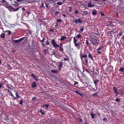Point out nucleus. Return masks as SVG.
<instances>
[{
  "label": "nucleus",
  "instance_id": "1",
  "mask_svg": "<svg viewBox=\"0 0 124 124\" xmlns=\"http://www.w3.org/2000/svg\"><path fill=\"white\" fill-rule=\"evenodd\" d=\"M90 40L93 45H98V41L99 40L97 38V37L95 36H93L91 37L90 38Z\"/></svg>",
  "mask_w": 124,
  "mask_h": 124
},
{
  "label": "nucleus",
  "instance_id": "2",
  "mask_svg": "<svg viewBox=\"0 0 124 124\" xmlns=\"http://www.w3.org/2000/svg\"><path fill=\"white\" fill-rule=\"evenodd\" d=\"M80 57L82 61H83V59H84L85 61L83 62V63L86 66H87L88 65V59H87L88 55L83 54L80 55Z\"/></svg>",
  "mask_w": 124,
  "mask_h": 124
},
{
  "label": "nucleus",
  "instance_id": "3",
  "mask_svg": "<svg viewBox=\"0 0 124 124\" xmlns=\"http://www.w3.org/2000/svg\"><path fill=\"white\" fill-rule=\"evenodd\" d=\"M51 44L54 48H59V47H62V44H60V46L57 44L55 39H52L51 40Z\"/></svg>",
  "mask_w": 124,
  "mask_h": 124
},
{
  "label": "nucleus",
  "instance_id": "4",
  "mask_svg": "<svg viewBox=\"0 0 124 124\" xmlns=\"http://www.w3.org/2000/svg\"><path fill=\"white\" fill-rule=\"evenodd\" d=\"M74 44L75 47L79 50L80 47H81V43H77V40H76L75 37H74Z\"/></svg>",
  "mask_w": 124,
  "mask_h": 124
},
{
  "label": "nucleus",
  "instance_id": "5",
  "mask_svg": "<svg viewBox=\"0 0 124 124\" xmlns=\"http://www.w3.org/2000/svg\"><path fill=\"white\" fill-rule=\"evenodd\" d=\"M24 39H25V37H22L20 38L18 40H14V42H15V43H19V42H21V41H23V40H24Z\"/></svg>",
  "mask_w": 124,
  "mask_h": 124
},
{
  "label": "nucleus",
  "instance_id": "6",
  "mask_svg": "<svg viewBox=\"0 0 124 124\" xmlns=\"http://www.w3.org/2000/svg\"><path fill=\"white\" fill-rule=\"evenodd\" d=\"M74 23H75V24H81V23H82V20H81V19L78 18L77 20H75Z\"/></svg>",
  "mask_w": 124,
  "mask_h": 124
},
{
  "label": "nucleus",
  "instance_id": "7",
  "mask_svg": "<svg viewBox=\"0 0 124 124\" xmlns=\"http://www.w3.org/2000/svg\"><path fill=\"white\" fill-rule=\"evenodd\" d=\"M88 7H90L91 8H92L93 7H94V5L92 4V1H90V2H88Z\"/></svg>",
  "mask_w": 124,
  "mask_h": 124
},
{
  "label": "nucleus",
  "instance_id": "8",
  "mask_svg": "<svg viewBox=\"0 0 124 124\" xmlns=\"http://www.w3.org/2000/svg\"><path fill=\"white\" fill-rule=\"evenodd\" d=\"M102 48H103V46H101L97 49V52L99 55L101 54V51H100V50H101Z\"/></svg>",
  "mask_w": 124,
  "mask_h": 124
},
{
  "label": "nucleus",
  "instance_id": "9",
  "mask_svg": "<svg viewBox=\"0 0 124 124\" xmlns=\"http://www.w3.org/2000/svg\"><path fill=\"white\" fill-rule=\"evenodd\" d=\"M62 62H59L58 68L59 70H62Z\"/></svg>",
  "mask_w": 124,
  "mask_h": 124
},
{
  "label": "nucleus",
  "instance_id": "10",
  "mask_svg": "<svg viewBox=\"0 0 124 124\" xmlns=\"http://www.w3.org/2000/svg\"><path fill=\"white\" fill-rule=\"evenodd\" d=\"M51 72L54 74H58V73H59V71H58V70H51Z\"/></svg>",
  "mask_w": 124,
  "mask_h": 124
},
{
  "label": "nucleus",
  "instance_id": "11",
  "mask_svg": "<svg viewBox=\"0 0 124 124\" xmlns=\"http://www.w3.org/2000/svg\"><path fill=\"white\" fill-rule=\"evenodd\" d=\"M75 93H77V94H78V95H80V96L83 97V93H80L78 91L76 90Z\"/></svg>",
  "mask_w": 124,
  "mask_h": 124
},
{
  "label": "nucleus",
  "instance_id": "12",
  "mask_svg": "<svg viewBox=\"0 0 124 124\" xmlns=\"http://www.w3.org/2000/svg\"><path fill=\"white\" fill-rule=\"evenodd\" d=\"M37 86V84H36V82H33L31 84V88H35Z\"/></svg>",
  "mask_w": 124,
  "mask_h": 124
},
{
  "label": "nucleus",
  "instance_id": "13",
  "mask_svg": "<svg viewBox=\"0 0 124 124\" xmlns=\"http://www.w3.org/2000/svg\"><path fill=\"white\" fill-rule=\"evenodd\" d=\"M66 36H62L60 38V40H61V41H64L65 39H66Z\"/></svg>",
  "mask_w": 124,
  "mask_h": 124
},
{
  "label": "nucleus",
  "instance_id": "14",
  "mask_svg": "<svg viewBox=\"0 0 124 124\" xmlns=\"http://www.w3.org/2000/svg\"><path fill=\"white\" fill-rule=\"evenodd\" d=\"M99 82V80L98 79H96L93 80V83L95 85V86H97V83Z\"/></svg>",
  "mask_w": 124,
  "mask_h": 124
},
{
  "label": "nucleus",
  "instance_id": "15",
  "mask_svg": "<svg viewBox=\"0 0 124 124\" xmlns=\"http://www.w3.org/2000/svg\"><path fill=\"white\" fill-rule=\"evenodd\" d=\"M96 13H97V11H96L95 10H93L92 12V15L95 16V15H96Z\"/></svg>",
  "mask_w": 124,
  "mask_h": 124
},
{
  "label": "nucleus",
  "instance_id": "16",
  "mask_svg": "<svg viewBox=\"0 0 124 124\" xmlns=\"http://www.w3.org/2000/svg\"><path fill=\"white\" fill-rule=\"evenodd\" d=\"M6 8L9 9V10H14V8H13V7H12L11 6L6 7Z\"/></svg>",
  "mask_w": 124,
  "mask_h": 124
},
{
  "label": "nucleus",
  "instance_id": "17",
  "mask_svg": "<svg viewBox=\"0 0 124 124\" xmlns=\"http://www.w3.org/2000/svg\"><path fill=\"white\" fill-rule=\"evenodd\" d=\"M113 90L114 91V93H116V96L118 95V90H117V88L115 87H113Z\"/></svg>",
  "mask_w": 124,
  "mask_h": 124
},
{
  "label": "nucleus",
  "instance_id": "18",
  "mask_svg": "<svg viewBox=\"0 0 124 124\" xmlns=\"http://www.w3.org/2000/svg\"><path fill=\"white\" fill-rule=\"evenodd\" d=\"M88 57L90 59H91V60L92 61H93V56L92 55V54L91 53H89Z\"/></svg>",
  "mask_w": 124,
  "mask_h": 124
},
{
  "label": "nucleus",
  "instance_id": "19",
  "mask_svg": "<svg viewBox=\"0 0 124 124\" xmlns=\"http://www.w3.org/2000/svg\"><path fill=\"white\" fill-rule=\"evenodd\" d=\"M48 2L50 3H54V2H56L57 1V0H48Z\"/></svg>",
  "mask_w": 124,
  "mask_h": 124
},
{
  "label": "nucleus",
  "instance_id": "20",
  "mask_svg": "<svg viewBox=\"0 0 124 124\" xmlns=\"http://www.w3.org/2000/svg\"><path fill=\"white\" fill-rule=\"evenodd\" d=\"M16 97H15L14 99H16V98H19L20 97V95L18 94V93H16Z\"/></svg>",
  "mask_w": 124,
  "mask_h": 124
},
{
  "label": "nucleus",
  "instance_id": "21",
  "mask_svg": "<svg viewBox=\"0 0 124 124\" xmlns=\"http://www.w3.org/2000/svg\"><path fill=\"white\" fill-rule=\"evenodd\" d=\"M91 116L92 119H94L95 117V114H93V112L91 113Z\"/></svg>",
  "mask_w": 124,
  "mask_h": 124
},
{
  "label": "nucleus",
  "instance_id": "22",
  "mask_svg": "<svg viewBox=\"0 0 124 124\" xmlns=\"http://www.w3.org/2000/svg\"><path fill=\"white\" fill-rule=\"evenodd\" d=\"M76 37L77 38H78V39L79 38L81 39L82 38V35H81V34H78L77 35Z\"/></svg>",
  "mask_w": 124,
  "mask_h": 124
},
{
  "label": "nucleus",
  "instance_id": "23",
  "mask_svg": "<svg viewBox=\"0 0 124 124\" xmlns=\"http://www.w3.org/2000/svg\"><path fill=\"white\" fill-rule=\"evenodd\" d=\"M0 37L1 38H4L5 37V33H2L0 34Z\"/></svg>",
  "mask_w": 124,
  "mask_h": 124
},
{
  "label": "nucleus",
  "instance_id": "24",
  "mask_svg": "<svg viewBox=\"0 0 124 124\" xmlns=\"http://www.w3.org/2000/svg\"><path fill=\"white\" fill-rule=\"evenodd\" d=\"M1 2L3 4L4 3H5L6 4H7V1H6V0H2L1 1Z\"/></svg>",
  "mask_w": 124,
  "mask_h": 124
},
{
  "label": "nucleus",
  "instance_id": "25",
  "mask_svg": "<svg viewBox=\"0 0 124 124\" xmlns=\"http://www.w3.org/2000/svg\"><path fill=\"white\" fill-rule=\"evenodd\" d=\"M119 72H124V67H121V68L119 69Z\"/></svg>",
  "mask_w": 124,
  "mask_h": 124
},
{
  "label": "nucleus",
  "instance_id": "26",
  "mask_svg": "<svg viewBox=\"0 0 124 124\" xmlns=\"http://www.w3.org/2000/svg\"><path fill=\"white\" fill-rule=\"evenodd\" d=\"M42 107L44 108V107H46V108H48L49 107V105L48 104H46V105H43L42 106Z\"/></svg>",
  "mask_w": 124,
  "mask_h": 124
},
{
  "label": "nucleus",
  "instance_id": "27",
  "mask_svg": "<svg viewBox=\"0 0 124 124\" xmlns=\"http://www.w3.org/2000/svg\"><path fill=\"white\" fill-rule=\"evenodd\" d=\"M63 3V2H62L61 1H59L57 3V5H62Z\"/></svg>",
  "mask_w": 124,
  "mask_h": 124
},
{
  "label": "nucleus",
  "instance_id": "28",
  "mask_svg": "<svg viewBox=\"0 0 124 124\" xmlns=\"http://www.w3.org/2000/svg\"><path fill=\"white\" fill-rule=\"evenodd\" d=\"M40 112L42 114V115H44V114H45V111L44 110H43L42 109H40Z\"/></svg>",
  "mask_w": 124,
  "mask_h": 124
},
{
  "label": "nucleus",
  "instance_id": "29",
  "mask_svg": "<svg viewBox=\"0 0 124 124\" xmlns=\"http://www.w3.org/2000/svg\"><path fill=\"white\" fill-rule=\"evenodd\" d=\"M4 32H8V33L9 35H10V34H11V31H4Z\"/></svg>",
  "mask_w": 124,
  "mask_h": 124
},
{
  "label": "nucleus",
  "instance_id": "30",
  "mask_svg": "<svg viewBox=\"0 0 124 124\" xmlns=\"http://www.w3.org/2000/svg\"><path fill=\"white\" fill-rule=\"evenodd\" d=\"M59 50L60 52H62L63 51V48L62 47H59Z\"/></svg>",
  "mask_w": 124,
  "mask_h": 124
},
{
  "label": "nucleus",
  "instance_id": "31",
  "mask_svg": "<svg viewBox=\"0 0 124 124\" xmlns=\"http://www.w3.org/2000/svg\"><path fill=\"white\" fill-rule=\"evenodd\" d=\"M74 86H75V87H78V82L75 81L74 83Z\"/></svg>",
  "mask_w": 124,
  "mask_h": 124
},
{
  "label": "nucleus",
  "instance_id": "32",
  "mask_svg": "<svg viewBox=\"0 0 124 124\" xmlns=\"http://www.w3.org/2000/svg\"><path fill=\"white\" fill-rule=\"evenodd\" d=\"M45 6H44V3H42V4H41V6H40V8H45Z\"/></svg>",
  "mask_w": 124,
  "mask_h": 124
},
{
  "label": "nucleus",
  "instance_id": "33",
  "mask_svg": "<svg viewBox=\"0 0 124 124\" xmlns=\"http://www.w3.org/2000/svg\"><path fill=\"white\" fill-rule=\"evenodd\" d=\"M83 14H84V15H88V11H84L83 12Z\"/></svg>",
  "mask_w": 124,
  "mask_h": 124
},
{
  "label": "nucleus",
  "instance_id": "34",
  "mask_svg": "<svg viewBox=\"0 0 124 124\" xmlns=\"http://www.w3.org/2000/svg\"><path fill=\"white\" fill-rule=\"evenodd\" d=\"M44 41H45V38H43V39L40 41V42L41 43H43V42H44Z\"/></svg>",
  "mask_w": 124,
  "mask_h": 124
},
{
  "label": "nucleus",
  "instance_id": "35",
  "mask_svg": "<svg viewBox=\"0 0 124 124\" xmlns=\"http://www.w3.org/2000/svg\"><path fill=\"white\" fill-rule=\"evenodd\" d=\"M45 44L46 45H50V42H49L48 41H46Z\"/></svg>",
  "mask_w": 124,
  "mask_h": 124
},
{
  "label": "nucleus",
  "instance_id": "36",
  "mask_svg": "<svg viewBox=\"0 0 124 124\" xmlns=\"http://www.w3.org/2000/svg\"><path fill=\"white\" fill-rule=\"evenodd\" d=\"M58 23H62V19H59L57 20Z\"/></svg>",
  "mask_w": 124,
  "mask_h": 124
},
{
  "label": "nucleus",
  "instance_id": "37",
  "mask_svg": "<svg viewBox=\"0 0 124 124\" xmlns=\"http://www.w3.org/2000/svg\"><path fill=\"white\" fill-rule=\"evenodd\" d=\"M86 45L88 46V45H90V43H89V41H88V40H86Z\"/></svg>",
  "mask_w": 124,
  "mask_h": 124
},
{
  "label": "nucleus",
  "instance_id": "38",
  "mask_svg": "<svg viewBox=\"0 0 124 124\" xmlns=\"http://www.w3.org/2000/svg\"><path fill=\"white\" fill-rule=\"evenodd\" d=\"M69 12H71V11H72V7H69Z\"/></svg>",
  "mask_w": 124,
  "mask_h": 124
},
{
  "label": "nucleus",
  "instance_id": "39",
  "mask_svg": "<svg viewBox=\"0 0 124 124\" xmlns=\"http://www.w3.org/2000/svg\"><path fill=\"white\" fill-rule=\"evenodd\" d=\"M20 9V8H18L14 10V12L18 11Z\"/></svg>",
  "mask_w": 124,
  "mask_h": 124
},
{
  "label": "nucleus",
  "instance_id": "40",
  "mask_svg": "<svg viewBox=\"0 0 124 124\" xmlns=\"http://www.w3.org/2000/svg\"><path fill=\"white\" fill-rule=\"evenodd\" d=\"M19 104H20V105H23V101L20 100Z\"/></svg>",
  "mask_w": 124,
  "mask_h": 124
},
{
  "label": "nucleus",
  "instance_id": "41",
  "mask_svg": "<svg viewBox=\"0 0 124 124\" xmlns=\"http://www.w3.org/2000/svg\"><path fill=\"white\" fill-rule=\"evenodd\" d=\"M10 95H11V96H12L13 97H14V95H13V94L12 93V92H10Z\"/></svg>",
  "mask_w": 124,
  "mask_h": 124
},
{
  "label": "nucleus",
  "instance_id": "42",
  "mask_svg": "<svg viewBox=\"0 0 124 124\" xmlns=\"http://www.w3.org/2000/svg\"><path fill=\"white\" fill-rule=\"evenodd\" d=\"M31 77H33V78H35V76L33 74H31Z\"/></svg>",
  "mask_w": 124,
  "mask_h": 124
},
{
  "label": "nucleus",
  "instance_id": "43",
  "mask_svg": "<svg viewBox=\"0 0 124 124\" xmlns=\"http://www.w3.org/2000/svg\"><path fill=\"white\" fill-rule=\"evenodd\" d=\"M94 95H97V93H93L92 94V96H94Z\"/></svg>",
  "mask_w": 124,
  "mask_h": 124
},
{
  "label": "nucleus",
  "instance_id": "44",
  "mask_svg": "<svg viewBox=\"0 0 124 124\" xmlns=\"http://www.w3.org/2000/svg\"><path fill=\"white\" fill-rule=\"evenodd\" d=\"M118 35H119V36H122V35H123V32H120L119 34H118Z\"/></svg>",
  "mask_w": 124,
  "mask_h": 124
},
{
  "label": "nucleus",
  "instance_id": "45",
  "mask_svg": "<svg viewBox=\"0 0 124 124\" xmlns=\"http://www.w3.org/2000/svg\"><path fill=\"white\" fill-rule=\"evenodd\" d=\"M6 87L8 89V90H11V88H10V87H9L8 85H7Z\"/></svg>",
  "mask_w": 124,
  "mask_h": 124
},
{
  "label": "nucleus",
  "instance_id": "46",
  "mask_svg": "<svg viewBox=\"0 0 124 124\" xmlns=\"http://www.w3.org/2000/svg\"><path fill=\"white\" fill-rule=\"evenodd\" d=\"M115 101H116V102H118V101H120V99H119V98H116V99H115Z\"/></svg>",
  "mask_w": 124,
  "mask_h": 124
},
{
  "label": "nucleus",
  "instance_id": "47",
  "mask_svg": "<svg viewBox=\"0 0 124 124\" xmlns=\"http://www.w3.org/2000/svg\"><path fill=\"white\" fill-rule=\"evenodd\" d=\"M103 121H107V118H106V117H104V118L103 119Z\"/></svg>",
  "mask_w": 124,
  "mask_h": 124
},
{
  "label": "nucleus",
  "instance_id": "48",
  "mask_svg": "<svg viewBox=\"0 0 124 124\" xmlns=\"http://www.w3.org/2000/svg\"><path fill=\"white\" fill-rule=\"evenodd\" d=\"M78 10H77L75 11V14H77L78 13Z\"/></svg>",
  "mask_w": 124,
  "mask_h": 124
},
{
  "label": "nucleus",
  "instance_id": "49",
  "mask_svg": "<svg viewBox=\"0 0 124 124\" xmlns=\"http://www.w3.org/2000/svg\"><path fill=\"white\" fill-rule=\"evenodd\" d=\"M47 51V49H44V52L45 53V55H46V52Z\"/></svg>",
  "mask_w": 124,
  "mask_h": 124
},
{
  "label": "nucleus",
  "instance_id": "50",
  "mask_svg": "<svg viewBox=\"0 0 124 124\" xmlns=\"http://www.w3.org/2000/svg\"><path fill=\"white\" fill-rule=\"evenodd\" d=\"M101 16H104V13L101 12Z\"/></svg>",
  "mask_w": 124,
  "mask_h": 124
},
{
  "label": "nucleus",
  "instance_id": "51",
  "mask_svg": "<svg viewBox=\"0 0 124 124\" xmlns=\"http://www.w3.org/2000/svg\"><path fill=\"white\" fill-rule=\"evenodd\" d=\"M46 8H48V7H49V6H48V4H47V3H46Z\"/></svg>",
  "mask_w": 124,
  "mask_h": 124
},
{
  "label": "nucleus",
  "instance_id": "52",
  "mask_svg": "<svg viewBox=\"0 0 124 124\" xmlns=\"http://www.w3.org/2000/svg\"><path fill=\"white\" fill-rule=\"evenodd\" d=\"M2 88V84L0 83V89Z\"/></svg>",
  "mask_w": 124,
  "mask_h": 124
},
{
  "label": "nucleus",
  "instance_id": "53",
  "mask_svg": "<svg viewBox=\"0 0 124 124\" xmlns=\"http://www.w3.org/2000/svg\"><path fill=\"white\" fill-rule=\"evenodd\" d=\"M16 1L19 2L20 1H24V0H16Z\"/></svg>",
  "mask_w": 124,
  "mask_h": 124
},
{
  "label": "nucleus",
  "instance_id": "54",
  "mask_svg": "<svg viewBox=\"0 0 124 124\" xmlns=\"http://www.w3.org/2000/svg\"><path fill=\"white\" fill-rule=\"evenodd\" d=\"M84 31V28H82L80 29V31Z\"/></svg>",
  "mask_w": 124,
  "mask_h": 124
},
{
  "label": "nucleus",
  "instance_id": "55",
  "mask_svg": "<svg viewBox=\"0 0 124 124\" xmlns=\"http://www.w3.org/2000/svg\"><path fill=\"white\" fill-rule=\"evenodd\" d=\"M50 31H51V32H54V30L53 29H50Z\"/></svg>",
  "mask_w": 124,
  "mask_h": 124
},
{
  "label": "nucleus",
  "instance_id": "56",
  "mask_svg": "<svg viewBox=\"0 0 124 124\" xmlns=\"http://www.w3.org/2000/svg\"><path fill=\"white\" fill-rule=\"evenodd\" d=\"M68 60L67 59H66V58H64V59H63V61H64L65 62V61H68Z\"/></svg>",
  "mask_w": 124,
  "mask_h": 124
},
{
  "label": "nucleus",
  "instance_id": "57",
  "mask_svg": "<svg viewBox=\"0 0 124 124\" xmlns=\"http://www.w3.org/2000/svg\"><path fill=\"white\" fill-rule=\"evenodd\" d=\"M62 16H63V17H66V15H65V14H62Z\"/></svg>",
  "mask_w": 124,
  "mask_h": 124
},
{
  "label": "nucleus",
  "instance_id": "58",
  "mask_svg": "<svg viewBox=\"0 0 124 124\" xmlns=\"http://www.w3.org/2000/svg\"><path fill=\"white\" fill-rule=\"evenodd\" d=\"M58 26H59V23H57L55 25V27L57 28V27H58Z\"/></svg>",
  "mask_w": 124,
  "mask_h": 124
},
{
  "label": "nucleus",
  "instance_id": "59",
  "mask_svg": "<svg viewBox=\"0 0 124 124\" xmlns=\"http://www.w3.org/2000/svg\"><path fill=\"white\" fill-rule=\"evenodd\" d=\"M25 10H26V9H25V8H22V11H25Z\"/></svg>",
  "mask_w": 124,
  "mask_h": 124
},
{
  "label": "nucleus",
  "instance_id": "60",
  "mask_svg": "<svg viewBox=\"0 0 124 124\" xmlns=\"http://www.w3.org/2000/svg\"><path fill=\"white\" fill-rule=\"evenodd\" d=\"M55 14H56V15H57V14H59V12H56V13H55Z\"/></svg>",
  "mask_w": 124,
  "mask_h": 124
},
{
  "label": "nucleus",
  "instance_id": "61",
  "mask_svg": "<svg viewBox=\"0 0 124 124\" xmlns=\"http://www.w3.org/2000/svg\"><path fill=\"white\" fill-rule=\"evenodd\" d=\"M34 99H35V97H33L32 98V100H34Z\"/></svg>",
  "mask_w": 124,
  "mask_h": 124
},
{
  "label": "nucleus",
  "instance_id": "62",
  "mask_svg": "<svg viewBox=\"0 0 124 124\" xmlns=\"http://www.w3.org/2000/svg\"><path fill=\"white\" fill-rule=\"evenodd\" d=\"M42 45L44 47H45V45H44V43H42Z\"/></svg>",
  "mask_w": 124,
  "mask_h": 124
},
{
  "label": "nucleus",
  "instance_id": "63",
  "mask_svg": "<svg viewBox=\"0 0 124 124\" xmlns=\"http://www.w3.org/2000/svg\"><path fill=\"white\" fill-rule=\"evenodd\" d=\"M7 90L8 91V92H9V93H10V92H11V91H10V90H9V89H7Z\"/></svg>",
  "mask_w": 124,
  "mask_h": 124
},
{
  "label": "nucleus",
  "instance_id": "64",
  "mask_svg": "<svg viewBox=\"0 0 124 124\" xmlns=\"http://www.w3.org/2000/svg\"><path fill=\"white\" fill-rule=\"evenodd\" d=\"M29 33H31V31H29Z\"/></svg>",
  "mask_w": 124,
  "mask_h": 124
}]
</instances>
